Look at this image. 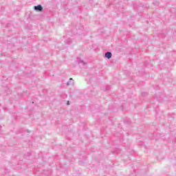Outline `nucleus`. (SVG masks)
Wrapping results in <instances>:
<instances>
[{
  "mask_svg": "<svg viewBox=\"0 0 176 176\" xmlns=\"http://www.w3.org/2000/svg\"><path fill=\"white\" fill-rule=\"evenodd\" d=\"M34 9L36 10V12H42V10H43V7H42L41 5H38L34 6Z\"/></svg>",
  "mask_w": 176,
  "mask_h": 176,
  "instance_id": "f257e3e1",
  "label": "nucleus"
},
{
  "mask_svg": "<svg viewBox=\"0 0 176 176\" xmlns=\"http://www.w3.org/2000/svg\"><path fill=\"white\" fill-rule=\"evenodd\" d=\"M104 57L109 60V58H112V53L111 52H107L104 54Z\"/></svg>",
  "mask_w": 176,
  "mask_h": 176,
  "instance_id": "f03ea898",
  "label": "nucleus"
},
{
  "mask_svg": "<svg viewBox=\"0 0 176 176\" xmlns=\"http://www.w3.org/2000/svg\"><path fill=\"white\" fill-rule=\"evenodd\" d=\"M67 85V86H69L70 85H74V79H72V78H70Z\"/></svg>",
  "mask_w": 176,
  "mask_h": 176,
  "instance_id": "7ed1b4c3",
  "label": "nucleus"
},
{
  "mask_svg": "<svg viewBox=\"0 0 176 176\" xmlns=\"http://www.w3.org/2000/svg\"><path fill=\"white\" fill-rule=\"evenodd\" d=\"M78 64H82L83 65H85V61L80 60L79 62H78Z\"/></svg>",
  "mask_w": 176,
  "mask_h": 176,
  "instance_id": "20e7f679",
  "label": "nucleus"
},
{
  "mask_svg": "<svg viewBox=\"0 0 176 176\" xmlns=\"http://www.w3.org/2000/svg\"><path fill=\"white\" fill-rule=\"evenodd\" d=\"M67 105H69V101L67 102Z\"/></svg>",
  "mask_w": 176,
  "mask_h": 176,
  "instance_id": "39448f33",
  "label": "nucleus"
},
{
  "mask_svg": "<svg viewBox=\"0 0 176 176\" xmlns=\"http://www.w3.org/2000/svg\"><path fill=\"white\" fill-rule=\"evenodd\" d=\"M69 42H71L70 41H68V44L69 45Z\"/></svg>",
  "mask_w": 176,
  "mask_h": 176,
  "instance_id": "423d86ee",
  "label": "nucleus"
},
{
  "mask_svg": "<svg viewBox=\"0 0 176 176\" xmlns=\"http://www.w3.org/2000/svg\"><path fill=\"white\" fill-rule=\"evenodd\" d=\"M28 155H30V153H28Z\"/></svg>",
  "mask_w": 176,
  "mask_h": 176,
  "instance_id": "0eeeda50",
  "label": "nucleus"
}]
</instances>
